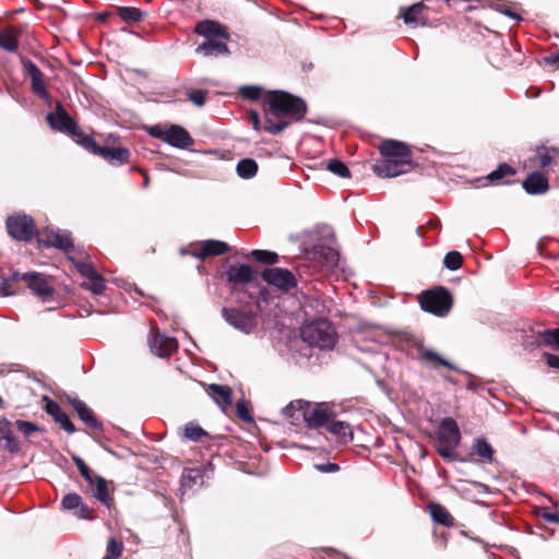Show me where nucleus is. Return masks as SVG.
Returning <instances> with one entry per match:
<instances>
[{
  "instance_id": "30",
  "label": "nucleus",
  "mask_w": 559,
  "mask_h": 559,
  "mask_svg": "<svg viewBox=\"0 0 559 559\" xmlns=\"http://www.w3.org/2000/svg\"><path fill=\"white\" fill-rule=\"evenodd\" d=\"M203 484L202 472L198 468L187 469L181 477L182 489H192L194 486H201Z\"/></svg>"
},
{
  "instance_id": "47",
  "label": "nucleus",
  "mask_w": 559,
  "mask_h": 559,
  "mask_svg": "<svg viewBox=\"0 0 559 559\" xmlns=\"http://www.w3.org/2000/svg\"><path fill=\"white\" fill-rule=\"evenodd\" d=\"M122 544L111 537L107 544V555L105 559H118L122 554Z\"/></svg>"
},
{
  "instance_id": "23",
  "label": "nucleus",
  "mask_w": 559,
  "mask_h": 559,
  "mask_svg": "<svg viewBox=\"0 0 559 559\" xmlns=\"http://www.w3.org/2000/svg\"><path fill=\"white\" fill-rule=\"evenodd\" d=\"M46 411L64 431L70 435L75 431L74 425L57 402L49 401Z\"/></svg>"
},
{
  "instance_id": "20",
  "label": "nucleus",
  "mask_w": 559,
  "mask_h": 559,
  "mask_svg": "<svg viewBox=\"0 0 559 559\" xmlns=\"http://www.w3.org/2000/svg\"><path fill=\"white\" fill-rule=\"evenodd\" d=\"M0 448L10 453L20 451L19 441L12 431V423L7 418L0 419Z\"/></svg>"
},
{
  "instance_id": "1",
  "label": "nucleus",
  "mask_w": 559,
  "mask_h": 559,
  "mask_svg": "<svg viewBox=\"0 0 559 559\" xmlns=\"http://www.w3.org/2000/svg\"><path fill=\"white\" fill-rule=\"evenodd\" d=\"M382 159L372 169L380 178H393L408 171L412 165V152L408 146L396 140H385L379 146Z\"/></svg>"
},
{
  "instance_id": "9",
  "label": "nucleus",
  "mask_w": 559,
  "mask_h": 559,
  "mask_svg": "<svg viewBox=\"0 0 559 559\" xmlns=\"http://www.w3.org/2000/svg\"><path fill=\"white\" fill-rule=\"evenodd\" d=\"M222 317L230 326L246 335L252 333L257 326L253 313L248 310L224 307L222 309Z\"/></svg>"
},
{
  "instance_id": "7",
  "label": "nucleus",
  "mask_w": 559,
  "mask_h": 559,
  "mask_svg": "<svg viewBox=\"0 0 559 559\" xmlns=\"http://www.w3.org/2000/svg\"><path fill=\"white\" fill-rule=\"evenodd\" d=\"M419 302L424 311L443 317L449 313L452 307V296L447 288L438 287L423 292Z\"/></svg>"
},
{
  "instance_id": "33",
  "label": "nucleus",
  "mask_w": 559,
  "mask_h": 559,
  "mask_svg": "<svg viewBox=\"0 0 559 559\" xmlns=\"http://www.w3.org/2000/svg\"><path fill=\"white\" fill-rule=\"evenodd\" d=\"M71 136L85 150L96 155L99 154V150L102 148V146L97 145L95 140L91 135L85 134L80 127L79 132H76V134H71Z\"/></svg>"
},
{
  "instance_id": "13",
  "label": "nucleus",
  "mask_w": 559,
  "mask_h": 559,
  "mask_svg": "<svg viewBox=\"0 0 559 559\" xmlns=\"http://www.w3.org/2000/svg\"><path fill=\"white\" fill-rule=\"evenodd\" d=\"M78 272L85 278L82 287L91 290L94 295H102L106 288L105 278L94 269L92 264L75 261Z\"/></svg>"
},
{
  "instance_id": "14",
  "label": "nucleus",
  "mask_w": 559,
  "mask_h": 559,
  "mask_svg": "<svg viewBox=\"0 0 559 559\" xmlns=\"http://www.w3.org/2000/svg\"><path fill=\"white\" fill-rule=\"evenodd\" d=\"M332 417V413L322 405L312 404L304 401L301 408V419L310 428H319L328 425Z\"/></svg>"
},
{
  "instance_id": "29",
  "label": "nucleus",
  "mask_w": 559,
  "mask_h": 559,
  "mask_svg": "<svg viewBox=\"0 0 559 559\" xmlns=\"http://www.w3.org/2000/svg\"><path fill=\"white\" fill-rule=\"evenodd\" d=\"M430 514L433 522L444 525L451 526L453 525V518L448 512V510L439 503H431L429 506Z\"/></svg>"
},
{
  "instance_id": "59",
  "label": "nucleus",
  "mask_w": 559,
  "mask_h": 559,
  "mask_svg": "<svg viewBox=\"0 0 559 559\" xmlns=\"http://www.w3.org/2000/svg\"><path fill=\"white\" fill-rule=\"evenodd\" d=\"M95 476H96V475H94V474L92 473V471H90V472H88V478H84V479L87 481V484H88L90 488H93V487L95 486Z\"/></svg>"
},
{
  "instance_id": "51",
  "label": "nucleus",
  "mask_w": 559,
  "mask_h": 559,
  "mask_svg": "<svg viewBox=\"0 0 559 559\" xmlns=\"http://www.w3.org/2000/svg\"><path fill=\"white\" fill-rule=\"evenodd\" d=\"M237 416L246 423H252L253 418L245 401H238L236 403Z\"/></svg>"
},
{
  "instance_id": "27",
  "label": "nucleus",
  "mask_w": 559,
  "mask_h": 559,
  "mask_svg": "<svg viewBox=\"0 0 559 559\" xmlns=\"http://www.w3.org/2000/svg\"><path fill=\"white\" fill-rule=\"evenodd\" d=\"M93 496L103 504L109 507L111 498L108 491L107 481L102 476H95V486L91 488Z\"/></svg>"
},
{
  "instance_id": "60",
  "label": "nucleus",
  "mask_w": 559,
  "mask_h": 559,
  "mask_svg": "<svg viewBox=\"0 0 559 559\" xmlns=\"http://www.w3.org/2000/svg\"><path fill=\"white\" fill-rule=\"evenodd\" d=\"M546 60L549 63H557V62H559V50L557 52L550 55Z\"/></svg>"
},
{
  "instance_id": "17",
  "label": "nucleus",
  "mask_w": 559,
  "mask_h": 559,
  "mask_svg": "<svg viewBox=\"0 0 559 559\" xmlns=\"http://www.w3.org/2000/svg\"><path fill=\"white\" fill-rule=\"evenodd\" d=\"M148 344L152 353L160 358L169 357L178 348L176 338L154 330L150 334Z\"/></svg>"
},
{
  "instance_id": "12",
  "label": "nucleus",
  "mask_w": 559,
  "mask_h": 559,
  "mask_svg": "<svg viewBox=\"0 0 559 559\" xmlns=\"http://www.w3.org/2000/svg\"><path fill=\"white\" fill-rule=\"evenodd\" d=\"M262 278L277 289L289 293L297 287L298 280L296 275L287 269L272 267L263 272Z\"/></svg>"
},
{
  "instance_id": "15",
  "label": "nucleus",
  "mask_w": 559,
  "mask_h": 559,
  "mask_svg": "<svg viewBox=\"0 0 559 559\" xmlns=\"http://www.w3.org/2000/svg\"><path fill=\"white\" fill-rule=\"evenodd\" d=\"M46 119L50 128L56 131L64 132L70 135L76 134V132H79V126L69 116L60 103L57 104L56 110L53 112H49L47 115Z\"/></svg>"
},
{
  "instance_id": "50",
  "label": "nucleus",
  "mask_w": 559,
  "mask_h": 559,
  "mask_svg": "<svg viewBox=\"0 0 559 559\" xmlns=\"http://www.w3.org/2000/svg\"><path fill=\"white\" fill-rule=\"evenodd\" d=\"M490 8L495 11L512 19L515 23H519L522 21V17L514 11H512L509 7L504 4H490Z\"/></svg>"
},
{
  "instance_id": "36",
  "label": "nucleus",
  "mask_w": 559,
  "mask_h": 559,
  "mask_svg": "<svg viewBox=\"0 0 559 559\" xmlns=\"http://www.w3.org/2000/svg\"><path fill=\"white\" fill-rule=\"evenodd\" d=\"M250 257L262 264H275L278 261V254L269 250H252Z\"/></svg>"
},
{
  "instance_id": "10",
  "label": "nucleus",
  "mask_w": 559,
  "mask_h": 559,
  "mask_svg": "<svg viewBox=\"0 0 559 559\" xmlns=\"http://www.w3.org/2000/svg\"><path fill=\"white\" fill-rule=\"evenodd\" d=\"M8 234L16 240L29 241L35 235L34 219L26 214L11 215L5 221Z\"/></svg>"
},
{
  "instance_id": "61",
  "label": "nucleus",
  "mask_w": 559,
  "mask_h": 559,
  "mask_svg": "<svg viewBox=\"0 0 559 559\" xmlns=\"http://www.w3.org/2000/svg\"><path fill=\"white\" fill-rule=\"evenodd\" d=\"M148 186V177L145 176V180H144V187H147Z\"/></svg>"
},
{
  "instance_id": "57",
  "label": "nucleus",
  "mask_w": 559,
  "mask_h": 559,
  "mask_svg": "<svg viewBox=\"0 0 559 559\" xmlns=\"http://www.w3.org/2000/svg\"><path fill=\"white\" fill-rule=\"evenodd\" d=\"M545 357L547 359V364L549 367L559 369V356L558 355L545 354Z\"/></svg>"
},
{
  "instance_id": "54",
  "label": "nucleus",
  "mask_w": 559,
  "mask_h": 559,
  "mask_svg": "<svg viewBox=\"0 0 559 559\" xmlns=\"http://www.w3.org/2000/svg\"><path fill=\"white\" fill-rule=\"evenodd\" d=\"M540 516L547 522L559 524V512H552L549 509L544 508L540 511Z\"/></svg>"
},
{
  "instance_id": "49",
  "label": "nucleus",
  "mask_w": 559,
  "mask_h": 559,
  "mask_svg": "<svg viewBox=\"0 0 559 559\" xmlns=\"http://www.w3.org/2000/svg\"><path fill=\"white\" fill-rule=\"evenodd\" d=\"M16 428L20 432H22L25 437L32 436L34 432L38 431L39 428L32 421L26 420H16Z\"/></svg>"
},
{
  "instance_id": "5",
  "label": "nucleus",
  "mask_w": 559,
  "mask_h": 559,
  "mask_svg": "<svg viewBox=\"0 0 559 559\" xmlns=\"http://www.w3.org/2000/svg\"><path fill=\"white\" fill-rule=\"evenodd\" d=\"M437 452L445 460L454 459V450L461 442V431L457 423L452 417H444L438 428Z\"/></svg>"
},
{
  "instance_id": "6",
  "label": "nucleus",
  "mask_w": 559,
  "mask_h": 559,
  "mask_svg": "<svg viewBox=\"0 0 559 559\" xmlns=\"http://www.w3.org/2000/svg\"><path fill=\"white\" fill-rule=\"evenodd\" d=\"M147 133L152 138L159 139L170 146L180 150H186L194 143L189 132L178 124H173L167 129L159 124H154L147 128Z\"/></svg>"
},
{
  "instance_id": "2",
  "label": "nucleus",
  "mask_w": 559,
  "mask_h": 559,
  "mask_svg": "<svg viewBox=\"0 0 559 559\" xmlns=\"http://www.w3.org/2000/svg\"><path fill=\"white\" fill-rule=\"evenodd\" d=\"M195 33L205 37V40L197 47V52L205 57H217L229 53L226 40V29L215 21H201L195 25Z\"/></svg>"
},
{
  "instance_id": "48",
  "label": "nucleus",
  "mask_w": 559,
  "mask_h": 559,
  "mask_svg": "<svg viewBox=\"0 0 559 559\" xmlns=\"http://www.w3.org/2000/svg\"><path fill=\"white\" fill-rule=\"evenodd\" d=\"M328 430L337 436H346L349 431V425L344 421L331 420L325 425Z\"/></svg>"
},
{
  "instance_id": "52",
  "label": "nucleus",
  "mask_w": 559,
  "mask_h": 559,
  "mask_svg": "<svg viewBox=\"0 0 559 559\" xmlns=\"http://www.w3.org/2000/svg\"><path fill=\"white\" fill-rule=\"evenodd\" d=\"M206 93L202 90H195L189 93V99L195 106H203L205 104Z\"/></svg>"
},
{
  "instance_id": "58",
  "label": "nucleus",
  "mask_w": 559,
  "mask_h": 559,
  "mask_svg": "<svg viewBox=\"0 0 559 559\" xmlns=\"http://www.w3.org/2000/svg\"><path fill=\"white\" fill-rule=\"evenodd\" d=\"M251 121H252L253 128L255 130H258L260 121H259V116L257 112H251Z\"/></svg>"
},
{
  "instance_id": "19",
  "label": "nucleus",
  "mask_w": 559,
  "mask_h": 559,
  "mask_svg": "<svg viewBox=\"0 0 559 559\" xmlns=\"http://www.w3.org/2000/svg\"><path fill=\"white\" fill-rule=\"evenodd\" d=\"M25 71L27 76L31 79L32 90L43 99L49 98V93L46 88L44 81V73L32 61L25 63Z\"/></svg>"
},
{
  "instance_id": "4",
  "label": "nucleus",
  "mask_w": 559,
  "mask_h": 559,
  "mask_svg": "<svg viewBox=\"0 0 559 559\" xmlns=\"http://www.w3.org/2000/svg\"><path fill=\"white\" fill-rule=\"evenodd\" d=\"M301 338L310 346L320 349H331L336 343V331L325 319L314 320L301 328Z\"/></svg>"
},
{
  "instance_id": "35",
  "label": "nucleus",
  "mask_w": 559,
  "mask_h": 559,
  "mask_svg": "<svg viewBox=\"0 0 559 559\" xmlns=\"http://www.w3.org/2000/svg\"><path fill=\"white\" fill-rule=\"evenodd\" d=\"M301 408H304V401L297 400L290 402L283 408V415L292 419L293 425H297L301 419Z\"/></svg>"
},
{
  "instance_id": "56",
  "label": "nucleus",
  "mask_w": 559,
  "mask_h": 559,
  "mask_svg": "<svg viewBox=\"0 0 559 559\" xmlns=\"http://www.w3.org/2000/svg\"><path fill=\"white\" fill-rule=\"evenodd\" d=\"M316 468L322 473H334L338 471V465L335 463L318 464Z\"/></svg>"
},
{
  "instance_id": "44",
  "label": "nucleus",
  "mask_w": 559,
  "mask_h": 559,
  "mask_svg": "<svg viewBox=\"0 0 559 559\" xmlns=\"http://www.w3.org/2000/svg\"><path fill=\"white\" fill-rule=\"evenodd\" d=\"M83 500L82 497L78 493H68L62 498L61 504L64 510H76L81 504Z\"/></svg>"
},
{
  "instance_id": "25",
  "label": "nucleus",
  "mask_w": 559,
  "mask_h": 559,
  "mask_svg": "<svg viewBox=\"0 0 559 559\" xmlns=\"http://www.w3.org/2000/svg\"><path fill=\"white\" fill-rule=\"evenodd\" d=\"M207 393L223 408L230 406L233 403L231 390L227 385L210 384Z\"/></svg>"
},
{
  "instance_id": "38",
  "label": "nucleus",
  "mask_w": 559,
  "mask_h": 559,
  "mask_svg": "<svg viewBox=\"0 0 559 559\" xmlns=\"http://www.w3.org/2000/svg\"><path fill=\"white\" fill-rule=\"evenodd\" d=\"M0 47L9 52H14L19 48V41L13 34L0 31Z\"/></svg>"
},
{
  "instance_id": "39",
  "label": "nucleus",
  "mask_w": 559,
  "mask_h": 559,
  "mask_svg": "<svg viewBox=\"0 0 559 559\" xmlns=\"http://www.w3.org/2000/svg\"><path fill=\"white\" fill-rule=\"evenodd\" d=\"M513 174H514V170L510 165L501 164L497 167V169H495L487 176V180H489L492 183H496V182L500 181L501 179H503L504 177L513 175Z\"/></svg>"
},
{
  "instance_id": "42",
  "label": "nucleus",
  "mask_w": 559,
  "mask_h": 559,
  "mask_svg": "<svg viewBox=\"0 0 559 559\" xmlns=\"http://www.w3.org/2000/svg\"><path fill=\"white\" fill-rule=\"evenodd\" d=\"M206 431L200 426L189 423L185 427V437L191 441H200L202 437L206 436Z\"/></svg>"
},
{
  "instance_id": "32",
  "label": "nucleus",
  "mask_w": 559,
  "mask_h": 559,
  "mask_svg": "<svg viewBox=\"0 0 559 559\" xmlns=\"http://www.w3.org/2000/svg\"><path fill=\"white\" fill-rule=\"evenodd\" d=\"M473 452L486 462H491L493 459V450L491 445L484 438H476L473 442Z\"/></svg>"
},
{
  "instance_id": "28",
  "label": "nucleus",
  "mask_w": 559,
  "mask_h": 559,
  "mask_svg": "<svg viewBox=\"0 0 559 559\" xmlns=\"http://www.w3.org/2000/svg\"><path fill=\"white\" fill-rule=\"evenodd\" d=\"M424 9L425 5L421 2L415 3L407 8L402 14L404 23L407 25H425L426 21L419 17Z\"/></svg>"
},
{
  "instance_id": "62",
  "label": "nucleus",
  "mask_w": 559,
  "mask_h": 559,
  "mask_svg": "<svg viewBox=\"0 0 559 559\" xmlns=\"http://www.w3.org/2000/svg\"><path fill=\"white\" fill-rule=\"evenodd\" d=\"M331 253H332V258H337V253L336 252L332 251Z\"/></svg>"
},
{
  "instance_id": "45",
  "label": "nucleus",
  "mask_w": 559,
  "mask_h": 559,
  "mask_svg": "<svg viewBox=\"0 0 559 559\" xmlns=\"http://www.w3.org/2000/svg\"><path fill=\"white\" fill-rule=\"evenodd\" d=\"M289 121H283V120H273L272 117H267L265 121V131L270 132L271 134H277L285 130L289 126Z\"/></svg>"
},
{
  "instance_id": "55",
  "label": "nucleus",
  "mask_w": 559,
  "mask_h": 559,
  "mask_svg": "<svg viewBox=\"0 0 559 559\" xmlns=\"http://www.w3.org/2000/svg\"><path fill=\"white\" fill-rule=\"evenodd\" d=\"M75 514L85 520H91L94 518L93 510L90 509L86 504L82 502V504L75 510Z\"/></svg>"
},
{
  "instance_id": "16",
  "label": "nucleus",
  "mask_w": 559,
  "mask_h": 559,
  "mask_svg": "<svg viewBox=\"0 0 559 559\" xmlns=\"http://www.w3.org/2000/svg\"><path fill=\"white\" fill-rule=\"evenodd\" d=\"M12 280H22L27 284V287L37 296H50L53 293L52 287L47 281L46 276L37 272L20 273L15 272L12 274Z\"/></svg>"
},
{
  "instance_id": "41",
  "label": "nucleus",
  "mask_w": 559,
  "mask_h": 559,
  "mask_svg": "<svg viewBox=\"0 0 559 559\" xmlns=\"http://www.w3.org/2000/svg\"><path fill=\"white\" fill-rule=\"evenodd\" d=\"M558 153L559 152L556 148H546V147L539 148L537 151V155H536L539 166L542 168H545V167L551 165L555 155Z\"/></svg>"
},
{
  "instance_id": "11",
  "label": "nucleus",
  "mask_w": 559,
  "mask_h": 559,
  "mask_svg": "<svg viewBox=\"0 0 559 559\" xmlns=\"http://www.w3.org/2000/svg\"><path fill=\"white\" fill-rule=\"evenodd\" d=\"M229 249L228 245L221 240H205L194 245H190L189 248H181L180 253L182 255L190 254L200 260H204L207 257L222 255Z\"/></svg>"
},
{
  "instance_id": "53",
  "label": "nucleus",
  "mask_w": 559,
  "mask_h": 559,
  "mask_svg": "<svg viewBox=\"0 0 559 559\" xmlns=\"http://www.w3.org/2000/svg\"><path fill=\"white\" fill-rule=\"evenodd\" d=\"M72 460L78 467L81 476L83 478H88V472L91 471L90 467L85 464V462L78 455H72Z\"/></svg>"
},
{
  "instance_id": "3",
  "label": "nucleus",
  "mask_w": 559,
  "mask_h": 559,
  "mask_svg": "<svg viewBox=\"0 0 559 559\" xmlns=\"http://www.w3.org/2000/svg\"><path fill=\"white\" fill-rule=\"evenodd\" d=\"M270 116L278 118L288 117L290 120H301L307 111L305 102L289 93L283 91L272 92L267 97Z\"/></svg>"
},
{
  "instance_id": "37",
  "label": "nucleus",
  "mask_w": 559,
  "mask_h": 559,
  "mask_svg": "<svg viewBox=\"0 0 559 559\" xmlns=\"http://www.w3.org/2000/svg\"><path fill=\"white\" fill-rule=\"evenodd\" d=\"M325 168L341 178H348L350 176L348 167L340 159L329 160Z\"/></svg>"
},
{
  "instance_id": "43",
  "label": "nucleus",
  "mask_w": 559,
  "mask_h": 559,
  "mask_svg": "<svg viewBox=\"0 0 559 559\" xmlns=\"http://www.w3.org/2000/svg\"><path fill=\"white\" fill-rule=\"evenodd\" d=\"M463 258L457 251H450L443 259L444 266L451 271H455L461 267Z\"/></svg>"
},
{
  "instance_id": "8",
  "label": "nucleus",
  "mask_w": 559,
  "mask_h": 559,
  "mask_svg": "<svg viewBox=\"0 0 559 559\" xmlns=\"http://www.w3.org/2000/svg\"><path fill=\"white\" fill-rule=\"evenodd\" d=\"M38 241L44 247H53L63 250L73 263L79 261V259L75 258V254L81 253L76 251L71 235L67 230L47 228Z\"/></svg>"
},
{
  "instance_id": "26",
  "label": "nucleus",
  "mask_w": 559,
  "mask_h": 559,
  "mask_svg": "<svg viewBox=\"0 0 559 559\" xmlns=\"http://www.w3.org/2000/svg\"><path fill=\"white\" fill-rule=\"evenodd\" d=\"M98 155L114 165H122L129 160L130 152L123 147L102 146Z\"/></svg>"
},
{
  "instance_id": "34",
  "label": "nucleus",
  "mask_w": 559,
  "mask_h": 559,
  "mask_svg": "<svg viewBox=\"0 0 559 559\" xmlns=\"http://www.w3.org/2000/svg\"><path fill=\"white\" fill-rule=\"evenodd\" d=\"M117 12L118 16L127 23L140 22L145 16V12L132 7H119Z\"/></svg>"
},
{
  "instance_id": "22",
  "label": "nucleus",
  "mask_w": 559,
  "mask_h": 559,
  "mask_svg": "<svg viewBox=\"0 0 559 559\" xmlns=\"http://www.w3.org/2000/svg\"><path fill=\"white\" fill-rule=\"evenodd\" d=\"M70 403L74 411L76 412L80 419L90 428L100 429L102 424L95 417L93 411L80 399L73 397L70 399Z\"/></svg>"
},
{
  "instance_id": "46",
  "label": "nucleus",
  "mask_w": 559,
  "mask_h": 559,
  "mask_svg": "<svg viewBox=\"0 0 559 559\" xmlns=\"http://www.w3.org/2000/svg\"><path fill=\"white\" fill-rule=\"evenodd\" d=\"M262 88L255 85H243L239 87V94L250 100H257L260 98Z\"/></svg>"
},
{
  "instance_id": "31",
  "label": "nucleus",
  "mask_w": 559,
  "mask_h": 559,
  "mask_svg": "<svg viewBox=\"0 0 559 559\" xmlns=\"http://www.w3.org/2000/svg\"><path fill=\"white\" fill-rule=\"evenodd\" d=\"M236 171L240 178L250 179L255 176L258 171V164L251 158L240 159L236 166Z\"/></svg>"
},
{
  "instance_id": "21",
  "label": "nucleus",
  "mask_w": 559,
  "mask_h": 559,
  "mask_svg": "<svg viewBox=\"0 0 559 559\" xmlns=\"http://www.w3.org/2000/svg\"><path fill=\"white\" fill-rule=\"evenodd\" d=\"M252 276V269L248 264L231 265L226 270V278L233 285L248 284Z\"/></svg>"
},
{
  "instance_id": "40",
  "label": "nucleus",
  "mask_w": 559,
  "mask_h": 559,
  "mask_svg": "<svg viewBox=\"0 0 559 559\" xmlns=\"http://www.w3.org/2000/svg\"><path fill=\"white\" fill-rule=\"evenodd\" d=\"M538 337L546 344L559 349V329L538 332Z\"/></svg>"
},
{
  "instance_id": "18",
  "label": "nucleus",
  "mask_w": 559,
  "mask_h": 559,
  "mask_svg": "<svg viewBox=\"0 0 559 559\" xmlns=\"http://www.w3.org/2000/svg\"><path fill=\"white\" fill-rule=\"evenodd\" d=\"M415 344L417 348V357L424 366L431 369H437L438 367H445L451 370H457V368L454 365L442 358L435 350L425 347L419 341H415Z\"/></svg>"
},
{
  "instance_id": "24",
  "label": "nucleus",
  "mask_w": 559,
  "mask_h": 559,
  "mask_svg": "<svg viewBox=\"0 0 559 559\" xmlns=\"http://www.w3.org/2000/svg\"><path fill=\"white\" fill-rule=\"evenodd\" d=\"M523 189L530 194H539L548 190V180L539 171L532 173L522 183Z\"/></svg>"
}]
</instances>
